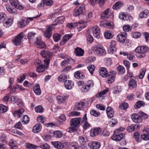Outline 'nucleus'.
I'll use <instances>...</instances> for the list:
<instances>
[{
  "instance_id": "f257e3e1",
  "label": "nucleus",
  "mask_w": 149,
  "mask_h": 149,
  "mask_svg": "<svg viewBox=\"0 0 149 149\" xmlns=\"http://www.w3.org/2000/svg\"><path fill=\"white\" fill-rule=\"evenodd\" d=\"M99 74L102 77H107V81L109 84H111L114 80V75L115 72L111 70L108 73L106 68L101 67L100 68Z\"/></svg>"
},
{
  "instance_id": "f03ea898",
  "label": "nucleus",
  "mask_w": 149,
  "mask_h": 149,
  "mask_svg": "<svg viewBox=\"0 0 149 149\" xmlns=\"http://www.w3.org/2000/svg\"><path fill=\"white\" fill-rule=\"evenodd\" d=\"M131 118L134 123H141L143 119L147 118L148 115L143 112L139 114L134 113L131 115Z\"/></svg>"
},
{
  "instance_id": "7ed1b4c3",
  "label": "nucleus",
  "mask_w": 149,
  "mask_h": 149,
  "mask_svg": "<svg viewBox=\"0 0 149 149\" xmlns=\"http://www.w3.org/2000/svg\"><path fill=\"white\" fill-rule=\"evenodd\" d=\"M148 48L146 46H142L137 47L134 50L135 52L138 53V55H136L137 58H141L145 57L146 55V53L148 52Z\"/></svg>"
},
{
  "instance_id": "20e7f679",
  "label": "nucleus",
  "mask_w": 149,
  "mask_h": 149,
  "mask_svg": "<svg viewBox=\"0 0 149 149\" xmlns=\"http://www.w3.org/2000/svg\"><path fill=\"white\" fill-rule=\"evenodd\" d=\"M92 50L95 55L99 56H104L106 54V51L103 47L100 45L93 47Z\"/></svg>"
},
{
  "instance_id": "39448f33",
  "label": "nucleus",
  "mask_w": 149,
  "mask_h": 149,
  "mask_svg": "<svg viewBox=\"0 0 149 149\" xmlns=\"http://www.w3.org/2000/svg\"><path fill=\"white\" fill-rule=\"evenodd\" d=\"M85 11V6L84 5H79L74 9L73 14L75 16H79L83 15Z\"/></svg>"
},
{
  "instance_id": "423d86ee",
  "label": "nucleus",
  "mask_w": 149,
  "mask_h": 149,
  "mask_svg": "<svg viewBox=\"0 0 149 149\" xmlns=\"http://www.w3.org/2000/svg\"><path fill=\"white\" fill-rule=\"evenodd\" d=\"M23 33L21 32L13 38L12 42L14 45L18 46L21 45L22 40L23 37Z\"/></svg>"
},
{
  "instance_id": "0eeeda50",
  "label": "nucleus",
  "mask_w": 149,
  "mask_h": 149,
  "mask_svg": "<svg viewBox=\"0 0 149 149\" xmlns=\"http://www.w3.org/2000/svg\"><path fill=\"white\" fill-rule=\"evenodd\" d=\"M125 135V134L124 133H119L117 131H115L111 138L113 140L119 141L121 140L124 137Z\"/></svg>"
},
{
  "instance_id": "6e6552de",
  "label": "nucleus",
  "mask_w": 149,
  "mask_h": 149,
  "mask_svg": "<svg viewBox=\"0 0 149 149\" xmlns=\"http://www.w3.org/2000/svg\"><path fill=\"white\" fill-rule=\"evenodd\" d=\"M90 33H92L93 36L97 38L100 37V28L97 26H93L89 30Z\"/></svg>"
},
{
  "instance_id": "1a4fd4ad",
  "label": "nucleus",
  "mask_w": 149,
  "mask_h": 149,
  "mask_svg": "<svg viewBox=\"0 0 149 149\" xmlns=\"http://www.w3.org/2000/svg\"><path fill=\"white\" fill-rule=\"evenodd\" d=\"M81 118H72L70 121V125L73 126L77 129V127L81 123Z\"/></svg>"
},
{
  "instance_id": "9d476101",
  "label": "nucleus",
  "mask_w": 149,
  "mask_h": 149,
  "mask_svg": "<svg viewBox=\"0 0 149 149\" xmlns=\"http://www.w3.org/2000/svg\"><path fill=\"white\" fill-rule=\"evenodd\" d=\"M35 43L36 46L38 48L43 49L46 47V45L45 43L41 40V38L40 37L36 38Z\"/></svg>"
},
{
  "instance_id": "9b49d317",
  "label": "nucleus",
  "mask_w": 149,
  "mask_h": 149,
  "mask_svg": "<svg viewBox=\"0 0 149 149\" xmlns=\"http://www.w3.org/2000/svg\"><path fill=\"white\" fill-rule=\"evenodd\" d=\"M127 35V33L125 32L120 33L117 37V40L121 43H124L126 39Z\"/></svg>"
},
{
  "instance_id": "f8f14e48",
  "label": "nucleus",
  "mask_w": 149,
  "mask_h": 149,
  "mask_svg": "<svg viewBox=\"0 0 149 149\" xmlns=\"http://www.w3.org/2000/svg\"><path fill=\"white\" fill-rule=\"evenodd\" d=\"M119 18L122 20L130 21L132 19V17L126 13H120L119 15Z\"/></svg>"
},
{
  "instance_id": "ddd939ff",
  "label": "nucleus",
  "mask_w": 149,
  "mask_h": 149,
  "mask_svg": "<svg viewBox=\"0 0 149 149\" xmlns=\"http://www.w3.org/2000/svg\"><path fill=\"white\" fill-rule=\"evenodd\" d=\"M88 146L90 148L93 149H98L100 146V143L97 141H91Z\"/></svg>"
},
{
  "instance_id": "4468645a",
  "label": "nucleus",
  "mask_w": 149,
  "mask_h": 149,
  "mask_svg": "<svg viewBox=\"0 0 149 149\" xmlns=\"http://www.w3.org/2000/svg\"><path fill=\"white\" fill-rule=\"evenodd\" d=\"M52 29V26L51 25H49L47 27L46 30L44 32V35L45 37L49 38L51 36Z\"/></svg>"
},
{
  "instance_id": "2eb2a0df",
  "label": "nucleus",
  "mask_w": 149,
  "mask_h": 149,
  "mask_svg": "<svg viewBox=\"0 0 149 149\" xmlns=\"http://www.w3.org/2000/svg\"><path fill=\"white\" fill-rule=\"evenodd\" d=\"M10 4L14 6L15 8L18 9L22 10L23 9V7L20 5L17 0H9Z\"/></svg>"
},
{
  "instance_id": "dca6fc26",
  "label": "nucleus",
  "mask_w": 149,
  "mask_h": 149,
  "mask_svg": "<svg viewBox=\"0 0 149 149\" xmlns=\"http://www.w3.org/2000/svg\"><path fill=\"white\" fill-rule=\"evenodd\" d=\"M41 55L44 58L50 57L53 55V53L49 51L43 50L40 52Z\"/></svg>"
},
{
  "instance_id": "f3484780",
  "label": "nucleus",
  "mask_w": 149,
  "mask_h": 149,
  "mask_svg": "<svg viewBox=\"0 0 149 149\" xmlns=\"http://www.w3.org/2000/svg\"><path fill=\"white\" fill-rule=\"evenodd\" d=\"M84 105V102H77L75 103L74 107V110L79 111L82 110L83 109V107Z\"/></svg>"
},
{
  "instance_id": "a211bd4d",
  "label": "nucleus",
  "mask_w": 149,
  "mask_h": 149,
  "mask_svg": "<svg viewBox=\"0 0 149 149\" xmlns=\"http://www.w3.org/2000/svg\"><path fill=\"white\" fill-rule=\"evenodd\" d=\"M74 85V83L71 80H65V86L67 89H71Z\"/></svg>"
},
{
  "instance_id": "6ab92c4d",
  "label": "nucleus",
  "mask_w": 149,
  "mask_h": 149,
  "mask_svg": "<svg viewBox=\"0 0 149 149\" xmlns=\"http://www.w3.org/2000/svg\"><path fill=\"white\" fill-rule=\"evenodd\" d=\"M88 138L85 135L79 136L78 138V141L81 145H84L87 141Z\"/></svg>"
},
{
  "instance_id": "aec40b11",
  "label": "nucleus",
  "mask_w": 149,
  "mask_h": 149,
  "mask_svg": "<svg viewBox=\"0 0 149 149\" xmlns=\"http://www.w3.org/2000/svg\"><path fill=\"white\" fill-rule=\"evenodd\" d=\"M72 36V35L70 34L64 36L63 38L62 41L60 43V45H64Z\"/></svg>"
},
{
  "instance_id": "412c9836",
  "label": "nucleus",
  "mask_w": 149,
  "mask_h": 149,
  "mask_svg": "<svg viewBox=\"0 0 149 149\" xmlns=\"http://www.w3.org/2000/svg\"><path fill=\"white\" fill-rule=\"evenodd\" d=\"M101 132V129L100 128H97L93 130H92L91 131V136L93 137L97 135Z\"/></svg>"
},
{
  "instance_id": "4be33fe9",
  "label": "nucleus",
  "mask_w": 149,
  "mask_h": 149,
  "mask_svg": "<svg viewBox=\"0 0 149 149\" xmlns=\"http://www.w3.org/2000/svg\"><path fill=\"white\" fill-rule=\"evenodd\" d=\"M24 111V109L22 108H20L18 110L15 111L13 113L14 116L17 118H19L20 115Z\"/></svg>"
},
{
  "instance_id": "5701e85b",
  "label": "nucleus",
  "mask_w": 149,
  "mask_h": 149,
  "mask_svg": "<svg viewBox=\"0 0 149 149\" xmlns=\"http://www.w3.org/2000/svg\"><path fill=\"white\" fill-rule=\"evenodd\" d=\"M41 125L39 123L37 124L33 127V132L34 133H38L41 131Z\"/></svg>"
},
{
  "instance_id": "b1692460",
  "label": "nucleus",
  "mask_w": 149,
  "mask_h": 149,
  "mask_svg": "<svg viewBox=\"0 0 149 149\" xmlns=\"http://www.w3.org/2000/svg\"><path fill=\"white\" fill-rule=\"evenodd\" d=\"M74 52L77 56H82L84 53V51L81 48L77 47L75 49Z\"/></svg>"
},
{
  "instance_id": "393cba45",
  "label": "nucleus",
  "mask_w": 149,
  "mask_h": 149,
  "mask_svg": "<svg viewBox=\"0 0 149 149\" xmlns=\"http://www.w3.org/2000/svg\"><path fill=\"white\" fill-rule=\"evenodd\" d=\"M33 90L35 93L37 95H40L41 93V91L39 85L36 84L33 87Z\"/></svg>"
},
{
  "instance_id": "a878e982",
  "label": "nucleus",
  "mask_w": 149,
  "mask_h": 149,
  "mask_svg": "<svg viewBox=\"0 0 149 149\" xmlns=\"http://www.w3.org/2000/svg\"><path fill=\"white\" fill-rule=\"evenodd\" d=\"M137 85L136 82L134 79H131L129 81L128 86L130 88L133 89L136 87Z\"/></svg>"
},
{
  "instance_id": "bb28decb",
  "label": "nucleus",
  "mask_w": 149,
  "mask_h": 149,
  "mask_svg": "<svg viewBox=\"0 0 149 149\" xmlns=\"http://www.w3.org/2000/svg\"><path fill=\"white\" fill-rule=\"evenodd\" d=\"M109 9L108 8L103 12L101 15V18L102 19H106L109 17L110 16V13L109 12Z\"/></svg>"
},
{
  "instance_id": "cd10ccee",
  "label": "nucleus",
  "mask_w": 149,
  "mask_h": 149,
  "mask_svg": "<svg viewBox=\"0 0 149 149\" xmlns=\"http://www.w3.org/2000/svg\"><path fill=\"white\" fill-rule=\"evenodd\" d=\"M52 143L55 148L58 149H62L63 147V145L60 142H52Z\"/></svg>"
},
{
  "instance_id": "c85d7f7f",
  "label": "nucleus",
  "mask_w": 149,
  "mask_h": 149,
  "mask_svg": "<svg viewBox=\"0 0 149 149\" xmlns=\"http://www.w3.org/2000/svg\"><path fill=\"white\" fill-rule=\"evenodd\" d=\"M68 97L66 96H58L56 98L58 103L61 104L64 102Z\"/></svg>"
},
{
  "instance_id": "c756f323",
  "label": "nucleus",
  "mask_w": 149,
  "mask_h": 149,
  "mask_svg": "<svg viewBox=\"0 0 149 149\" xmlns=\"http://www.w3.org/2000/svg\"><path fill=\"white\" fill-rule=\"evenodd\" d=\"M65 20V17L63 16H61L59 17H57L56 19V21L57 22L56 24H52V25H56L58 24H62Z\"/></svg>"
},
{
  "instance_id": "7c9ffc66",
  "label": "nucleus",
  "mask_w": 149,
  "mask_h": 149,
  "mask_svg": "<svg viewBox=\"0 0 149 149\" xmlns=\"http://www.w3.org/2000/svg\"><path fill=\"white\" fill-rule=\"evenodd\" d=\"M9 145L11 149H17V146L15 141L13 140L10 141Z\"/></svg>"
},
{
  "instance_id": "2f4dec72",
  "label": "nucleus",
  "mask_w": 149,
  "mask_h": 149,
  "mask_svg": "<svg viewBox=\"0 0 149 149\" xmlns=\"http://www.w3.org/2000/svg\"><path fill=\"white\" fill-rule=\"evenodd\" d=\"M13 20L11 19H8L3 23V26L6 27H8L12 25Z\"/></svg>"
},
{
  "instance_id": "473e14b6",
  "label": "nucleus",
  "mask_w": 149,
  "mask_h": 149,
  "mask_svg": "<svg viewBox=\"0 0 149 149\" xmlns=\"http://www.w3.org/2000/svg\"><path fill=\"white\" fill-rule=\"evenodd\" d=\"M149 12V11L148 10H145L139 14V17L141 18L146 17Z\"/></svg>"
},
{
  "instance_id": "72a5a7b5",
  "label": "nucleus",
  "mask_w": 149,
  "mask_h": 149,
  "mask_svg": "<svg viewBox=\"0 0 149 149\" xmlns=\"http://www.w3.org/2000/svg\"><path fill=\"white\" fill-rule=\"evenodd\" d=\"M123 6L122 3L120 2H116L113 6L112 8L114 10H118L120 8Z\"/></svg>"
},
{
  "instance_id": "f704fd0d",
  "label": "nucleus",
  "mask_w": 149,
  "mask_h": 149,
  "mask_svg": "<svg viewBox=\"0 0 149 149\" xmlns=\"http://www.w3.org/2000/svg\"><path fill=\"white\" fill-rule=\"evenodd\" d=\"M116 69L119 74H123L125 72V69L122 66L119 65L117 67Z\"/></svg>"
},
{
  "instance_id": "c9c22d12",
  "label": "nucleus",
  "mask_w": 149,
  "mask_h": 149,
  "mask_svg": "<svg viewBox=\"0 0 149 149\" xmlns=\"http://www.w3.org/2000/svg\"><path fill=\"white\" fill-rule=\"evenodd\" d=\"M108 91L109 90L107 89L104 90L97 94L96 97L98 98L102 97L104 96V94H106L108 92Z\"/></svg>"
},
{
  "instance_id": "e433bc0d",
  "label": "nucleus",
  "mask_w": 149,
  "mask_h": 149,
  "mask_svg": "<svg viewBox=\"0 0 149 149\" xmlns=\"http://www.w3.org/2000/svg\"><path fill=\"white\" fill-rule=\"evenodd\" d=\"M105 38L107 39H110L112 38L113 36L111 31H107L104 33Z\"/></svg>"
},
{
  "instance_id": "4c0bfd02",
  "label": "nucleus",
  "mask_w": 149,
  "mask_h": 149,
  "mask_svg": "<svg viewBox=\"0 0 149 149\" xmlns=\"http://www.w3.org/2000/svg\"><path fill=\"white\" fill-rule=\"evenodd\" d=\"M110 46H109L110 50L114 51L116 49L115 47L116 45V42L115 41L112 40L110 42Z\"/></svg>"
},
{
  "instance_id": "58836bf2",
  "label": "nucleus",
  "mask_w": 149,
  "mask_h": 149,
  "mask_svg": "<svg viewBox=\"0 0 149 149\" xmlns=\"http://www.w3.org/2000/svg\"><path fill=\"white\" fill-rule=\"evenodd\" d=\"M21 120L23 124H26L29 123V118L27 116L25 115L22 119Z\"/></svg>"
},
{
  "instance_id": "ea45409f",
  "label": "nucleus",
  "mask_w": 149,
  "mask_h": 149,
  "mask_svg": "<svg viewBox=\"0 0 149 149\" xmlns=\"http://www.w3.org/2000/svg\"><path fill=\"white\" fill-rule=\"evenodd\" d=\"M67 77L65 75L62 74L60 75L58 78V81L62 82H64L67 79Z\"/></svg>"
},
{
  "instance_id": "a19ab883",
  "label": "nucleus",
  "mask_w": 149,
  "mask_h": 149,
  "mask_svg": "<svg viewBox=\"0 0 149 149\" xmlns=\"http://www.w3.org/2000/svg\"><path fill=\"white\" fill-rule=\"evenodd\" d=\"M62 135L63 133L61 131H56L54 133V136L56 138H60Z\"/></svg>"
},
{
  "instance_id": "79ce46f5",
  "label": "nucleus",
  "mask_w": 149,
  "mask_h": 149,
  "mask_svg": "<svg viewBox=\"0 0 149 149\" xmlns=\"http://www.w3.org/2000/svg\"><path fill=\"white\" fill-rule=\"evenodd\" d=\"M28 22H29L28 21V20L27 19H26V20H24L19 22L18 23V25L19 27L23 28L24 27L26 24Z\"/></svg>"
},
{
  "instance_id": "37998d69",
  "label": "nucleus",
  "mask_w": 149,
  "mask_h": 149,
  "mask_svg": "<svg viewBox=\"0 0 149 149\" xmlns=\"http://www.w3.org/2000/svg\"><path fill=\"white\" fill-rule=\"evenodd\" d=\"M144 104V103L143 101H138L134 105V108L136 109H138Z\"/></svg>"
},
{
  "instance_id": "c03bdc74",
  "label": "nucleus",
  "mask_w": 149,
  "mask_h": 149,
  "mask_svg": "<svg viewBox=\"0 0 149 149\" xmlns=\"http://www.w3.org/2000/svg\"><path fill=\"white\" fill-rule=\"evenodd\" d=\"M35 110L37 113H42L43 112L44 109L42 106L39 105L36 107Z\"/></svg>"
},
{
  "instance_id": "a18cd8bd",
  "label": "nucleus",
  "mask_w": 149,
  "mask_h": 149,
  "mask_svg": "<svg viewBox=\"0 0 149 149\" xmlns=\"http://www.w3.org/2000/svg\"><path fill=\"white\" fill-rule=\"evenodd\" d=\"M8 109L7 107L5 106L3 104H0V113H5L6 112Z\"/></svg>"
},
{
  "instance_id": "49530a36",
  "label": "nucleus",
  "mask_w": 149,
  "mask_h": 149,
  "mask_svg": "<svg viewBox=\"0 0 149 149\" xmlns=\"http://www.w3.org/2000/svg\"><path fill=\"white\" fill-rule=\"evenodd\" d=\"M87 68L90 73L91 74H93V72L95 68V67L94 65H90L87 67Z\"/></svg>"
},
{
  "instance_id": "de8ad7c7",
  "label": "nucleus",
  "mask_w": 149,
  "mask_h": 149,
  "mask_svg": "<svg viewBox=\"0 0 149 149\" xmlns=\"http://www.w3.org/2000/svg\"><path fill=\"white\" fill-rule=\"evenodd\" d=\"M118 123V121L116 119L113 118L109 122V125L111 127L115 126Z\"/></svg>"
},
{
  "instance_id": "09e8293b",
  "label": "nucleus",
  "mask_w": 149,
  "mask_h": 149,
  "mask_svg": "<svg viewBox=\"0 0 149 149\" xmlns=\"http://www.w3.org/2000/svg\"><path fill=\"white\" fill-rule=\"evenodd\" d=\"M39 147L42 149H49L50 148V146L47 143H41Z\"/></svg>"
},
{
  "instance_id": "8fccbe9b",
  "label": "nucleus",
  "mask_w": 149,
  "mask_h": 149,
  "mask_svg": "<svg viewBox=\"0 0 149 149\" xmlns=\"http://www.w3.org/2000/svg\"><path fill=\"white\" fill-rule=\"evenodd\" d=\"M104 27L109 28L111 29L113 28V24L112 22H108L104 24Z\"/></svg>"
},
{
  "instance_id": "3c124183",
  "label": "nucleus",
  "mask_w": 149,
  "mask_h": 149,
  "mask_svg": "<svg viewBox=\"0 0 149 149\" xmlns=\"http://www.w3.org/2000/svg\"><path fill=\"white\" fill-rule=\"evenodd\" d=\"M142 139L145 141L149 140V134H143L141 136Z\"/></svg>"
},
{
  "instance_id": "603ef678",
  "label": "nucleus",
  "mask_w": 149,
  "mask_h": 149,
  "mask_svg": "<svg viewBox=\"0 0 149 149\" xmlns=\"http://www.w3.org/2000/svg\"><path fill=\"white\" fill-rule=\"evenodd\" d=\"M45 68V67L44 68L43 65H39L37 67L36 71L39 73L42 72L44 71Z\"/></svg>"
},
{
  "instance_id": "864d4df0",
  "label": "nucleus",
  "mask_w": 149,
  "mask_h": 149,
  "mask_svg": "<svg viewBox=\"0 0 149 149\" xmlns=\"http://www.w3.org/2000/svg\"><path fill=\"white\" fill-rule=\"evenodd\" d=\"M6 15L4 13H0V23L3 22L5 20Z\"/></svg>"
},
{
  "instance_id": "5fc2aeb1",
  "label": "nucleus",
  "mask_w": 149,
  "mask_h": 149,
  "mask_svg": "<svg viewBox=\"0 0 149 149\" xmlns=\"http://www.w3.org/2000/svg\"><path fill=\"white\" fill-rule=\"evenodd\" d=\"M53 37L54 41L57 42L60 39V34L56 33L53 35Z\"/></svg>"
},
{
  "instance_id": "6e6d98bb",
  "label": "nucleus",
  "mask_w": 149,
  "mask_h": 149,
  "mask_svg": "<svg viewBox=\"0 0 149 149\" xmlns=\"http://www.w3.org/2000/svg\"><path fill=\"white\" fill-rule=\"evenodd\" d=\"M128 107V104L127 103H122L119 106V108L123 110L126 109Z\"/></svg>"
},
{
  "instance_id": "4d7b16f0",
  "label": "nucleus",
  "mask_w": 149,
  "mask_h": 149,
  "mask_svg": "<svg viewBox=\"0 0 149 149\" xmlns=\"http://www.w3.org/2000/svg\"><path fill=\"white\" fill-rule=\"evenodd\" d=\"M89 87L86 86V85H83L81 88V91L84 93L88 92L89 90Z\"/></svg>"
},
{
  "instance_id": "13d9d810",
  "label": "nucleus",
  "mask_w": 149,
  "mask_h": 149,
  "mask_svg": "<svg viewBox=\"0 0 149 149\" xmlns=\"http://www.w3.org/2000/svg\"><path fill=\"white\" fill-rule=\"evenodd\" d=\"M78 25V24L76 22L70 23L68 24L67 25V26L70 29L74 28Z\"/></svg>"
},
{
  "instance_id": "bf43d9fd",
  "label": "nucleus",
  "mask_w": 149,
  "mask_h": 149,
  "mask_svg": "<svg viewBox=\"0 0 149 149\" xmlns=\"http://www.w3.org/2000/svg\"><path fill=\"white\" fill-rule=\"evenodd\" d=\"M59 118L60 120L59 121L60 124L62 123V122H65L66 120V118L65 115L62 114L59 116Z\"/></svg>"
},
{
  "instance_id": "052dcab7",
  "label": "nucleus",
  "mask_w": 149,
  "mask_h": 149,
  "mask_svg": "<svg viewBox=\"0 0 149 149\" xmlns=\"http://www.w3.org/2000/svg\"><path fill=\"white\" fill-rule=\"evenodd\" d=\"M74 76L75 78L77 79L81 78L82 79L84 78L83 77L81 76V74L79 71H77L75 72L74 73Z\"/></svg>"
},
{
  "instance_id": "680f3d73",
  "label": "nucleus",
  "mask_w": 149,
  "mask_h": 149,
  "mask_svg": "<svg viewBox=\"0 0 149 149\" xmlns=\"http://www.w3.org/2000/svg\"><path fill=\"white\" fill-rule=\"evenodd\" d=\"M50 57L46 58L44 61V66L45 68H47L48 65H49L50 61Z\"/></svg>"
},
{
  "instance_id": "e2e57ef3",
  "label": "nucleus",
  "mask_w": 149,
  "mask_h": 149,
  "mask_svg": "<svg viewBox=\"0 0 149 149\" xmlns=\"http://www.w3.org/2000/svg\"><path fill=\"white\" fill-rule=\"evenodd\" d=\"M27 147L30 149H36L38 148V146L30 143H28L27 145Z\"/></svg>"
},
{
  "instance_id": "0e129e2a",
  "label": "nucleus",
  "mask_w": 149,
  "mask_h": 149,
  "mask_svg": "<svg viewBox=\"0 0 149 149\" xmlns=\"http://www.w3.org/2000/svg\"><path fill=\"white\" fill-rule=\"evenodd\" d=\"M91 114L95 117L99 116L100 114V112H97L94 110H92L90 111Z\"/></svg>"
},
{
  "instance_id": "69168bd1",
  "label": "nucleus",
  "mask_w": 149,
  "mask_h": 149,
  "mask_svg": "<svg viewBox=\"0 0 149 149\" xmlns=\"http://www.w3.org/2000/svg\"><path fill=\"white\" fill-rule=\"evenodd\" d=\"M71 145L74 149H79V144L77 142H73L71 143Z\"/></svg>"
},
{
  "instance_id": "338daca9",
  "label": "nucleus",
  "mask_w": 149,
  "mask_h": 149,
  "mask_svg": "<svg viewBox=\"0 0 149 149\" xmlns=\"http://www.w3.org/2000/svg\"><path fill=\"white\" fill-rule=\"evenodd\" d=\"M35 35L36 33L33 32H29L28 35V38L29 39H33L34 38Z\"/></svg>"
},
{
  "instance_id": "774afa93",
  "label": "nucleus",
  "mask_w": 149,
  "mask_h": 149,
  "mask_svg": "<svg viewBox=\"0 0 149 149\" xmlns=\"http://www.w3.org/2000/svg\"><path fill=\"white\" fill-rule=\"evenodd\" d=\"M20 79L18 78V82L19 83H22L25 79L26 75L24 74H22L19 77Z\"/></svg>"
}]
</instances>
